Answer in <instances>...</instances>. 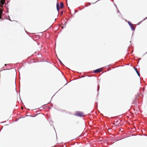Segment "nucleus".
I'll use <instances>...</instances> for the list:
<instances>
[{
	"mask_svg": "<svg viewBox=\"0 0 147 147\" xmlns=\"http://www.w3.org/2000/svg\"><path fill=\"white\" fill-rule=\"evenodd\" d=\"M129 24L131 26V25H132V24H131V23H130L129 22Z\"/></svg>",
	"mask_w": 147,
	"mask_h": 147,
	"instance_id": "obj_9",
	"label": "nucleus"
},
{
	"mask_svg": "<svg viewBox=\"0 0 147 147\" xmlns=\"http://www.w3.org/2000/svg\"><path fill=\"white\" fill-rule=\"evenodd\" d=\"M6 0H0V7H3V5L5 3Z\"/></svg>",
	"mask_w": 147,
	"mask_h": 147,
	"instance_id": "obj_2",
	"label": "nucleus"
},
{
	"mask_svg": "<svg viewBox=\"0 0 147 147\" xmlns=\"http://www.w3.org/2000/svg\"><path fill=\"white\" fill-rule=\"evenodd\" d=\"M6 65H7V64H5V66H6Z\"/></svg>",
	"mask_w": 147,
	"mask_h": 147,
	"instance_id": "obj_14",
	"label": "nucleus"
},
{
	"mask_svg": "<svg viewBox=\"0 0 147 147\" xmlns=\"http://www.w3.org/2000/svg\"><path fill=\"white\" fill-rule=\"evenodd\" d=\"M63 11H62L61 12V14H63Z\"/></svg>",
	"mask_w": 147,
	"mask_h": 147,
	"instance_id": "obj_11",
	"label": "nucleus"
},
{
	"mask_svg": "<svg viewBox=\"0 0 147 147\" xmlns=\"http://www.w3.org/2000/svg\"><path fill=\"white\" fill-rule=\"evenodd\" d=\"M63 6H64V5H63V3L62 2L61 3L60 8L61 9L62 8H63Z\"/></svg>",
	"mask_w": 147,
	"mask_h": 147,
	"instance_id": "obj_6",
	"label": "nucleus"
},
{
	"mask_svg": "<svg viewBox=\"0 0 147 147\" xmlns=\"http://www.w3.org/2000/svg\"><path fill=\"white\" fill-rule=\"evenodd\" d=\"M3 11V10L1 8L0 9V14H1Z\"/></svg>",
	"mask_w": 147,
	"mask_h": 147,
	"instance_id": "obj_7",
	"label": "nucleus"
},
{
	"mask_svg": "<svg viewBox=\"0 0 147 147\" xmlns=\"http://www.w3.org/2000/svg\"><path fill=\"white\" fill-rule=\"evenodd\" d=\"M101 71V69H97L96 70H95L94 71V73H97L100 72Z\"/></svg>",
	"mask_w": 147,
	"mask_h": 147,
	"instance_id": "obj_3",
	"label": "nucleus"
},
{
	"mask_svg": "<svg viewBox=\"0 0 147 147\" xmlns=\"http://www.w3.org/2000/svg\"><path fill=\"white\" fill-rule=\"evenodd\" d=\"M57 9L58 11H59V3H57Z\"/></svg>",
	"mask_w": 147,
	"mask_h": 147,
	"instance_id": "obj_4",
	"label": "nucleus"
},
{
	"mask_svg": "<svg viewBox=\"0 0 147 147\" xmlns=\"http://www.w3.org/2000/svg\"><path fill=\"white\" fill-rule=\"evenodd\" d=\"M136 99H135L134 100V102H136Z\"/></svg>",
	"mask_w": 147,
	"mask_h": 147,
	"instance_id": "obj_12",
	"label": "nucleus"
},
{
	"mask_svg": "<svg viewBox=\"0 0 147 147\" xmlns=\"http://www.w3.org/2000/svg\"><path fill=\"white\" fill-rule=\"evenodd\" d=\"M75 116H78L80 117H83L84 116L83 113L82 112H77L75 115Z\"/></svg>",
	"mask_w": 147,
	"mask_h": 147,
	"instance_id": "obj_1",
	"label": "nucleus"
},
{
	"mask_svg": "<svg viewBox=\"0 0 147 147\" xmlns=\"http://www.w3.org/2000/svg\"><path fill=\"white\" fill-rule=\"evenodd\" d=\"M59 62H60V63H62V62H61V61L60 60H59Z\"/></svg>",
	"mask_w": 147,
	"mask_h": 147,
	"instance_id": "obj_13",
	"label": "nucleus"
},
{
	"mask_svg": "<svg viewBox=\"0 0 147 147\" xmlns=\"http://www.w3.org/2000/svg\"><path fill=\"white\" fill-rule=\"evenodd\" d=\"M1 14H0V19L1 18Z\"/></svg>",
	"mask_w": 147,
	"mask_h": 147,
	"instance_id": "obj_10",
	"label": "nucleus"
},
{
	"mask_svg": "<svg viewBox=\"0 0 147 147\" xmlns=\"http://www.w3.org/2000/svg\"><path fill=\"white\" fill-rule=\"evenodd\" d=\"M134 69L136 71V73H137L138 75L139 76H140V74L139 72L138 71V70H137V69L136 68H135Z\"/></svg>",
	"mask_w": 147,
	"mask_h": 147,
	"instance_id": "obj_5",
	"label": "nucleus"
},
{
	"mask_svg": "<svg viewBox=\"0 0 147 147\" xmlns=\"http://www.w3.org/2000/svg\"><path fill=\"white\" fill-rule=\"evenodd\" d=\"M131 27L132 30H134V27L132 26V25L131 26Z\"/></svg>",
	"mask_w": 147,
	"mask_h": 147,
	"instance_id": "obj_8",
	"label": "nucleus"
}]
</instances>
